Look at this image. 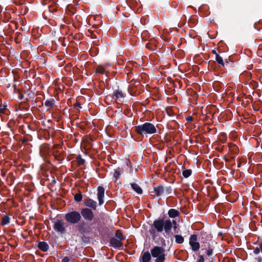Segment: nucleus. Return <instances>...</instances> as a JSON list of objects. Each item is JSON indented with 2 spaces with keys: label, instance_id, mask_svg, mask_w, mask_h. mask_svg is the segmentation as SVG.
I'll list each match as a JSON object with an SVG mask.
<instances>
[{
  "label": "nucleus",
  "instance_id": "obj_1",
  "mask_svg": "<svg viewBox=\"0 0 262 262\" xmlns=\"http://www.w3.org/2000/svg\"><path fill=\"white\" fill-rule=\"evenodd\" d=\"M152 227L154 229H150L149 232L153 237L157 236L156 231L161 233L164 230L167 234H169L172 229L171 221L169 219L166 220L157 219L154 221Z\"/></svg>",
  "mask_w": 262,
  "mask_h": 262
},
{
  "label": "nucleus",
  "instance_id": "obj_2",
  "mask_svg": "<svg viewBox=\"0 0 262 262\" xmlns=\"http://www.w3.org/2000/svg\"><path fill=\"white\" fill-rule=\"evenodd\" d=\"M135 132L139 135L144 134L151 135L157 132L155 125L150 122H145L135 127Z\"/></svg>",
  "mask_w": 262,
  "mask_h": 262
},
{
  "label": "nucleus",
  "instance_id": "obj_3",
  "mask_svg": "<svg viewBox=\"0 0 262 262\" xmlns=\"http://www.w3.org/2000/svg\"><path fill=\"white\" fill-rule=\"evenodd\" d=\"M151 255L156 258L155 262H164L166 255L165 250L162 247L154 246L150 250Z\"/></svg>",
  "mask_w": 262,
  "mask_h": 262
},
{
  "label": "nucleus",
  "instance_id": "obj_4",
  "mask_svg": "<svg viewBox=\"0 0 262 262\" xmlns=\"http://www.w3.org/2000/svg\"><path fill=\"white\" fill-rule=\"evenodd\" d=\"M65 220L70 224H78L82 220L80 212L76 210L70 211L64 215Z\"/></svg>",
  "mask_w": 262,
  "mask_h": 262
},
{
  "label": "nucleus",
  "instance_id": "obj_5",
  "mask_svg": "<svg viewBox=\"0 0 262 262\" xmlns=\"http://www.w3.org/2000/svg\"><path fill=\"white\" fill-rule=\"evenodd\" d=\"M93 224L94 223H93L89 225L86 222L83 221L79 223L77 226V229L79 232L83 236L89 234L92 230L91 225Z\"/></svg>",
  "mask_w": 262,
  "mask_h": 262
},
{
  "label": "nucleus",
  "instance_id": "obj_6",
  "mask_svg": "<svg viewBox=\"0 0 262 262\" xmlns=\"http://www.w3.org/2000/svg\"><path fill=\"white\" fill-rule=\"evenodd\" d=\"M80 213L81 216L87 221L91 222L94 219V213L92 209L89 208H81Z\"/></svg>",
  "mask_w": 262,
  "mask_h": 262
},
{
  "label": "nucleus",
  "instance_id": "obj_7",
  "mask_svg": "<svg viewBox=\"0 0 262 262\" xmlns=\"http://www.w3.org/2000/svg\"><path fill=\"white\" fill-rule=\"evenodd\" d=\"M198 236L196 234H192L189 237V244L193 251H196L200 248V244L197 242Z\"/></svg>",
  "mask_w": 262,
  "mask_h": 262
},
{
  "label": "nucleus",
  "instance_id": "obj_8",
  "mask_svg": "<svg viewBox=\"0 0 262 262\" xmlns=\"http://www.w3.org/2000/svg\"><path fill=\"white\" fill-rule=\"evenodd\" d=\"M64 225V223L63 220H57L54 224L53 228L56 232L62 234L66 231V228Z\"/></svg>",
  "mask_w": 262,
  "mask_h": 262
},
{
  "label": "nucleus",
  "instance_id": "obj_9",
  "mask_svg": "<svg viewBox=\"0 0 262 262\" xmlns=\"http://www.w3.org/2000/svg\"><path fill=\"white\" fill-rule=\"evenodd\" d=\"M151 193L153 196H160L164 193V188L162 184H160L154 188V191Z\"/></svg>",
  "mask_w": 262,
  "mask_h": 262
},
{
  "label": "nucleus",
  "instance_id": "obj_10",
  "mask_svg": "<svg viewBox=\"0 0 262 262\" xmlns=\"http://www.w3.org/2000/svg\"><path fill=\"white\" fill-rule=\"evenodd\" d=\"M84 205L87 207L86 208H91L95 210L97 207V202L91 198H86L84 200Z\"/></svg>",
  "mask_w": 262,
  "mask_h": 262
},
{
  "label": "nucleus",
  "instance_id": "obj_11",
  "mask_svg": "<svg viewBox=\"0 0 262 262\" xmlns=\"http://www.w3.org/2000/svg\"><path fill=\"white\" fill-rule=\"evenodd\" d=\"M97 191V198L99 201V205H101L104 203L103 198L104 197L105 189L103 187L99 186Z\"/></svg>",
  "mask_w": 262,
  "mask_h": 262
},
{
  "label": "nucleus",
  "instance_id": "obj_12",
  "mask_svg": "<svg viewBox=\"0 0 262 262\" xmlns=\"http://www.w3.org/2000/svg\"><path fill=\"white\" fill-rule=\"evenodd\" d=\"M125 96L122 91L120 89L115 90L113 92L112 98L114 100H120L121 98H123Z\"/></svg>",
  "mask_w": 262,
  "mask_h": 262
},
{
  "label": "nucleus",
  "instance_id": "obj_13",
  "mask_svg": "<svg viewBox=\"0 0 262 262\" xmlns=\"http://www.w3.org/2000/svg\"><path fill=\"white\" fill-rule=\"evenodd\" d=\"M167 214L170 218L174 219L179 217L180 215V212L178 210L172 208L168 211Z\"/></svg>",
  "mask_w": 262,
  "mask_h": 262
},
{
  "label": "nucleus",
  "instance_id": "obj_14",
  "mask_svg": "<svg viewBox=\"0 0 262 262\" xmlns=\"http://www.w3.org/2000/svg\"><path fill=\"white\" fill-rule=\"evenodd\" d=\"M110 244L114 248H119L123 246V244L120 242V241L115 237L111 238Z\"/></svg>",
  "mask_w": 262,
  "mask_h": 262
},
{
  "label": "nucleus",
  "instance_id": "obj_15",
  "mask_svg": "<svg viewBox=\"0 0 262 262\" xmlns=\"http://www.w3.org/2000/svg\"><path fill=\"white\" fill-rule=\"evenodd\" d=\"M55 102V99L54 98H51L50 99L46 100L45 101L43 104L45 105V107H47V110H49L54 106Z\"/></svg>",
  "mask_w": 262,
  "mask_h": 262
},
{
  "label": "nucleus",
  "instance_id": "obj_16",
  "mask_svg": "<svg viewBox=\"0 0 262 262\" xmlns=\"http://www.w3.org/2000/svg\"><path fill=\"white\" fill-rule=\"evenodd\" d=\"M38 248L43 252H46L48 250L49 246L45 242H39L38 244Z\"/></svg>",
  "mask_w": 262,
  "mask_h": 262
},
{
  "label": "nucleus",
  "instance_id": "obj_17",
  "mask_svg": "<svg viewBox=\"0 0 262 262\" xmlns=\"http://www.w3.org/2000/svg\"><path fill=\"white\" fill-rule=\"evenodd\" d=\"M151 254L148 251L144 252L142 256V262H150L151 260Z\"/></svg>",
  "mask_w": 262,
  "mask_h": 262
},
{
  "label": "nucleus",
  "instance_id": "obj_18",
  "mask_svg": "<svg viewBox=\"0 0 262 262\" xmlns=\"http://www.w3.org/2000/svg\"><path fill=\"white\" fill-rule=\"evenodd\" d=\"M130 186L132 189L136 191L138 194H142L143 192L142 188L139 186V185L136 183H132L130 184Z\"/></svg>",
  "mask_w": 262,
  "mask_h": 262
},
{
  "label": "nucleus",
  "instance_id": "obj_19",
  "mask_svg": "<svg viewBox=\"0 0 262 262\" xmlns=\"http://www.w3.org/2000/svg\"><path fill=\"white\" fill-rule=\"evenodd\" d=\"M228 147L230 151L233 154H237L239 151L238 148L235 144H229Z\"/></svg>",
  "mask_w": 262,
  "mask_h": 262
},
{
  "label": "nucleus",
  "instance_id": "obj_20",
  "mask_svg": "<svg viewBox=\"0 0 262 262\" xmlns=\"http://www.w3.org/2000/svg\"><path fill=\"white\" fill-rule=\"evenodd\" d=\"M10 217L8 215H5L2 218L1 225L2 226L7 225L10 223Z\"/></svg>",
  "mask_w": 262,
  "mask_h": 262
},
{
  "label": "nucleus",
  "instance_id": "obj_21",
  "mask_svg": "<svg viewBox=\"0 0 262 262\" xmlns=\"http://www.w3.org/2000/svg\"><path fill=\"white\" fill-rule=\"evenodd\" d=\"M15 180V177L13 176V174L11 172L9 173L7 178L8 184L10 186L12 185L14 183Z\"/></svg>",
  "mask_w": 262,
  "mask_h": 262
},
{
  "label": "nucleus",
  "instance_id": "obj_22",
  "mask_svg": "<svg viewBox=\"0 0 262 262\" xmlns=\"http://www.w3.org/2000/svg\"><path fill=\"white\" fill-rule=\"evenodd\" d=\"M122 169L120 167H118L114 170V172L113 173V177L116 179V180H118L121 174Z\"/></svg>",
  "mask_w": 262,
  "mask_h": 262
},
{
  "label": "nucleus",
  "instance_id": "obj_23",
  "mask_svg": "<svg viewBox=\"0 0 262 262\" xmlns=\"http://www.w3.org/2000/svg\"><path fill=\"white\" fill-rule=\"evenodd\" d=\"M115 236L120 241H123L125 239V236L122 234V231L119 229L116 231Z\"/></svg>",
  "mask_w": 262,
  "mask_h": 262
},
{
  "label": "nucleus",
  "instance_id": "obj_24",
  "mask_svg": "<svg viewBox=\"0 0 262 262\" xmlns=\"http://www.w3.org/2000/svg\"><path fill=\"white\" fill-rule=\"evenodd\" d=\"M74 199L76 202H80L82 201V194L80 190H78V192L74 195Z\"/></svg>",
  "mask_w": 262,
  "mask_h": 262
},
{
  "label": "nucleus",
  "instance_id": "obj_25",
  "mask_svg": "<svg viewBox=\"0 0 262 262\" xmlns=\"http://www.w3.org/2000/svg\"><path fill=\"white\" fill-rule=\"evenodd\" d=\"M175 242L177 244H182L184 241V237L180 234H176L174 235Z\"/></svg>",
  "mask_w": 262,
  "mask_h": 262
},
{
  "label": "nucleus",
  "instance_id": "obj_26",
  "mask_svg": "<svg viewBox=\"0 0 262 262\" xmlns=\"http://www.w3.org/2000/svg\"><path fill=\"white\" fill-rule=\"evenodd\" d=\"M234 66V62L232 61H228L227 60H226L224 62V66H223L222 67L225 68H230L231 67Z\"/></svg>",
  "mask_w": 262,
  "mask_h": 262
},
{
  "label": "nucleus",
  "instance_id": "obj_27",
  "mask_svg": "<svg viewBox=\"0 0 262 262\" xmlns=\"http://www.w3.org/2000/svg\"><path fill=\"white\" fill-rule=\"evenodd\" d=\"M191 174H192V170L190 169H184L182 171V175L185 178H188L189 176H191Z\"/></svg>",
  "mask_w": 262,
  "mask_h": 262
},
{
  "label": "nucleus",
  "instance_id": "obj_28",
  "mask_svg": "<svg viewBox=\"0 0 262 262\" xmlns=\"http://www.w3.org/2000/svg\"><path fill=\"white\" fill-rule=\"evenodd\" d=\"M95 73L97 74H104L105 73V69L102 66H98L96 69Z\"/></svg>",
  "mask_w": 262,
  "mask_h": 262
},
{
  "label": "nucleus",
  "instance_id": "obj_29",
  "mask_svg": "<svg viewBox=\"0 0 262 262\" xmlns=\"http://www.w3.org/2000/svg\"><path fill=\"white\" fill-rule=\"evenodd\" d=\"M206 253L208 256L212 255L213 253V248L210 245H208V247L206 248Z\"/></svg>",
  "mask_w": 262,
  "mask_h": 262
},
{
  "label": "nucleus",
  "instance_id": "obj_30",
  "mask_svg": "<svg viewBox=\"0 0 262 262\" xmlns=\"http://www.w3.org/2000/svg\"><path fill=\"white\" fill-rule=\"evenodd\" d=\"M76 161L78 163V164H79V165H83L85 162V161L84 159H83L82 158V156L80 155H79L76 159Z\"/></svg>",
  "mask_w": 262,
  "mask_h": 262
},
{
  "label": "nucleus",
  "instance_id": "obj_31",
  "mask_svg": "<svg viewBox=\"0 0 262 262\" xmlns=\"http://www.w3.org/2000/svg\"><path fill=\"white\" fill-rule=\"evenodd\" d=\"M53 156L58 161H62L63 158L60 154H59L58 151H54L53 152Z\"/></svg>",
  "mask_w": 262,
  "mask_h": 262
},
{
  "label": "nucleus",
  "instance_id": "obj_32",
  "mask_svg": "<svg viewBox=\"0 0 262 262\" xmlns=\"http://www.w3.org/2000/svg\"><path fill=\"white\" fill-rule=\"evenodd\" d=\"M215 60L216 62L221 66H224V62L223 61V58L220 55H216Z\"/></svg>",
  "mask_w": 262,
  "mask_h": 262
},
{
  "label": "nucleus",
  "instance_id": "obj_33",
  "mask_svg": "<svg viewBox=\"0 0 262 262\" xmlns=\"http://www.w3.org/2000/svg\"><path fill=\"white\" fill-rule=\"evenodd\" d=\"M172 192V188L170 186L164 188V193L166 194H170Z\"/></svg>",
  "mask_w": 262,
  "mask_h": 262
},
{
  "label": "nucleus",
  "instance_id": "obj_34",
  "mask_svg": "<svg viewBox=\"0 0 262 262\" xmlns=\"http://www.w3.org/2000/svg\"><path fill=\"white\" fill-rule=\"evenodd\" d=\"M7 105L5 104L0 105V113L4 114L6 109Z\"/></svg>",
  "mask_w": 262,
  "mask_h": 262
},
{
  "label": "nucleus",
  "instance_id": "obj_35",
  "mask_svg": "<svg viewBox=\"0 0 262 262\" xmlns=\"http://www.w3.org/2000/svg\"><path fill=\"white\" fill-rule=\"evenodd\" d=\"M196 262H204V258L203 255H199Z\"/></svg>",
  "mask_w": 262,
  "mask_h": 262
},
{
  "label": "nucleus",
  "instance_id": "obj_36",
  "mask_svg": "<svg viewBox=\"0 0 262 262\" xmlns=\"http://www.w3.org/2000/svg\"><path fill=\"white\" fill-rule=\"evenodd\" d=\"M74 107L77 110H79L80 108H81V106L80 103L77 102L75 104L73 105Z\"/></svg>",
  "mask_w": 262,
  "mask_h": 262
},
{
  "label": "nucleus",
  "instance_id": "obj_37",
  "mask_svg": "<svg viewBox=\"0 0 262 262\" xmlns=\"http://www.w3.org/2000/svg\"><path fill=\"white\" fill-rule=\"evenodd\" d=\"M260 247H256L254 249L253 252L255 254H258L260 252Z\"/></svg>",
  "mask_w": 262,
  "mask_h": 262
},
{
  "label": "nucleus",
  "instance_id": "obj_38",
  "mask_svg": "<svg viewBox=\"0 0 262 262\" xmlns=\"http://www.w3.org/2000/svg\"><path fill=\"white\" fill-rule=\"evenodd\" d=\"M69 258L68 256H65L62 258L61 262H69Z\"/></svg>",
  "mask_w": 262,
  "mask_h": 262
},
{
  "label": "nucleus",
  "instance_id": "obj_39",
  "mask_svg": "<svg viewBox=\"0 0 262 262\" xmlns=\"http://www.w3.org/2000/svg\"><path fill=\"white\" fill-rule=\"evenodd\" d=\"M188 122H191L193 120V117L191 116H188L186 118Z\"/></svg>",
  "mask_w": 262,
  "mask_h": 262
},
{
  "label": "nucleus",
  "instance_id": "obj_40",
  "mask_svg": "<svg viewBox=\"0 0 262 262\" xmlns=\"http://www.w3.org/2000/svg\"><path fill=\"white\" fill-rule=\"evenodd\" d=\"M28 141H29V140L28 139H27L26 138H23V139H21V141L22 142V143H24V144L27 143Z\"/></svg>",
  "mask_w": 262,
  "mask_h": 262
},
{
  "label": "nucleus",
  "instance_id": "obj_41",
  "mask_svg": "<svg viewBox=\"0 0 262 262\" xmlns=\"http://www.w3.org/2000/svg\"><path fill=\"white\" fill-rule=\"evenodd\" d=\"M171 223H172V225H173V224L174 225L173 228H174V229H176L177 228V226H176L177 222L175 220H172L171 221ZM172 227H173V226H172Z\"/></svg>",
  "mask_w": 262,
  "mask_h": 262
},
{
  "label": "nucleus",
  "instance_id": "obj_42",
  "mask_svg": "<svg viewBox=\"0 0 262 262\" xmlns=\"http://www.w3.org/2000/svg\"><path fill=\"white\" fill-rule=\"evenodd\" d=\"M24 95L22 94H20L19 96H18V98L20 99V100H21L24 98Z\"/></svg>",
  "mask_w": 262,
  "mask_h": 262
},
{
  "label": "nucleus",
  "instance_id": "obj_43",
  "mask_svg": "<svg viewBox=\"0 0 262 262\" xmlns=\"http://www.w3.org/2000/svg\"><path fill=\"white\" fill-rule=\"evenodd\" d=\"M212 53L215 55V57H216V55H219L215 50H213Z\"/></svg>",
  "mask_w": 262,
  "mask_h": 262
},
{
  "label": "nucleus",
  "instance_id": "obj_44",
  "mask_svg": "<svg viewBox=\"0 0 262 262\" xmlns=\"http://www.w3.org/2000/svg\"><path fill=\"white\" fill-rule=\"evenodd\" d=\"M261 260V258L260 257L258 258V260Z\"/></svg>",
  "mask_w": 262,
  "mask_h": 262
},
{
  "label": "nucleus",
  "instance_id": "obj_45",
  "mask_svg": "<svg viewBox=\"0 0 262 262\" xmlns=\"http://www.w3.org/2000/svg\"><path fill=\"white\" fill-rule=\"evenodd\" d=\"M224 159H225L226 161H227V159H226L225 157H224Z\"/></svg>",
  "mask_w": 262,
  "mask_h": 262
}]
</instances>
